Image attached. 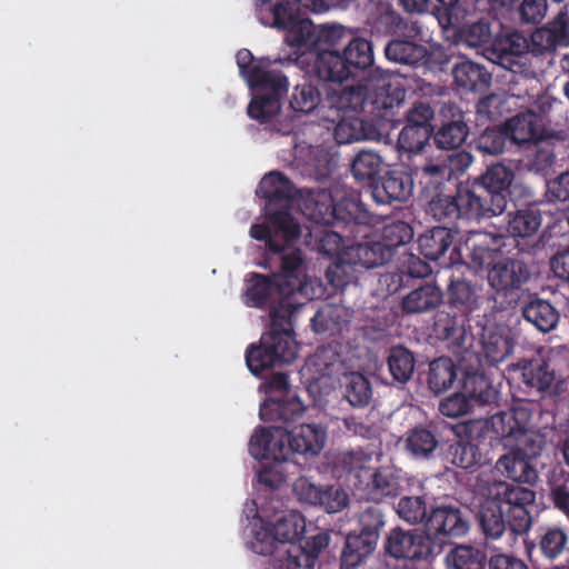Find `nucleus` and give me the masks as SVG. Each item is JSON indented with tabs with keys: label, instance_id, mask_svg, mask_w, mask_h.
Masks as SVG:
<instances>
[{
	"label": "nucleus",
	"instance_id": "43",
	"mask_svg": "<svg viewBox=\"0 0 569 569\" xmlns=\"http://www.w3.org/2000/svg\"><path fill=\"white\" fill-rule=\"evenodd\" d=\"M329 106L338 110H362L370 104V82L346 86L328 94Z\"/></svg>",
	"mask_w": 569,
	"mask_h": 569
},
{
	"label": "nucleus",
	"instance_id": "7",
	"mask_svg": "<svg viewBox=\"0 0 569 569\" xmlns=\"http://www.w3.org/2000/svg\"><path fill=\"white\" fill-rule=\"evenodd\" d=\"M536 49L533 31L527 37L513 30L497 33L487 52L491 61L506 70L528 77L535 74V60L542 58Z\"/></svg>",
	"mask_w": 569,
	"mask_h": 569
},
{
	"label": "nucleus",
	"instance_id": "6",
	"mask_svg": "<svg viewBox=\"0 0 569 569\" xmlns=\"http://www.w3.org/2000/svg\"><path fill=\"white\" fill-rule=\"evenodd\" d=\"M383 549L396 561V569H427L440 552V546L430 536L399 527L389 531Z\"/></svg>",
	"mask_w": 569,
	"mask_h": 569
},
{
	"label": "nucleus",
	"instance_id": "4",
	"mask_svg": "<svg viewBox=\"0 0 569 569\" xmlns=\"http://www.w3.org/2000/svg\"><path fill=\"white\" fill-rule=\"evenodd\" d=\"M373 66L371 41L361 37H351L342 50L318 51L312 61V71L322 81L342 83L371 70Z\"/></svg>",
	"mask_w": 569,
	"mask_h": 569
},
{
	"label": "nucleus",
	"instance_id": "50",
	"mask_svg": "<svg viewBox=\"0 0 569 569\" xmlns=\"http://www.w3.org/2000/svg\"><path fill=\"white\" fill-rule=\"evenodd\" d=\"M507 239L502 233H486L483 241L473 243L470 248V263L475 269L491 267L497 252L507 246Z\"/></svg>",
	"mask_w": 569,
	"mask_h": 569
},
{
	"label": "nucleus",
	"instance_id": "8",
	"mask_svg": "<svg viewBox=\"0 0 569 569\" xmlns=\"http://www.w3.org/2000/svg\"><path fill=\"white\" fill-rule=\"evenodd\" d=\"M451 169L442 163H429L416 171L422 196L428 199V212L438 221L459 219L460 212L455 194H443L441 189L445 180L450 177Z\"/></svg>",
	"mask_w": 569,
	"mask_h": 569
},
{
	"label": "nucleus",
	"instance_id": "44",
	"mask_svg": "<svg viewBox=\"0 0 569 569\" xmlns=\"http://www.w3.org/2000/svg\"><path fill=\"white\" fill-rule=\"evenodd\" d=\"M458 378V368L449 357H439L429 363L427 383L436 393H442L450 389Z\"/></svg>",
	"mask_w": 569,
	"mask_h": 569
},
{
	"label": "nucleus",
	"instance_id": "42",
	"mask_svg": "<svg viewBox=\"0 0 569 569\" xmlns=\"http://www.w3.org/2000/svg\"><path fill=\"white\" fill-rule=\"evenodd\" d=\"M273 533L278 537L280 546L283 548V555L289 545L298 543L302 539L306 530V521L303 516L295 510L279 517L276 523L271 525Z\"/></svg>",
	"mask_w": 569,
	"mask_h": 569
},
{
	"label": "nucleus",
	"instance_id": "33",
	"mask_svg": "<svg viewBox=\"0 0 569 569\" xmlns=\"http://www.w3.org/2000/svg\"><path fill=\"white\" fill-rule=\"evenodd\" d=\"M372 456V451L362 448L342 451L337 455L335 467L346 476H353L358 480L355 486L362 485L373 470L371 467Z\"/></svg>",
	"mask_w": 569,
	"mask_h": 569
},
{
	"label": "nucleus",
	"instance_id": "18",
	"mask_svg": "<svg viewBox=\"0 0 569 569\" xmlns=\"http://www.w3.org/2000/svg\"><path fill=\"white\" fill-rule=\"evenodd\" d=\"M375 223V216L367 209L358 197H342L336 202L335 221L331 227L355 237L361 227Z\"/></svg>",
	"mask_w": 569,
	"mask_h": 569
},
{
	"label": "nucleus",
	"instance_id": "51",
	"mask_svg": "<svg viewBox=\"0 0 569 569\" xmlns=\"http://www.w3.org/2000/svg\"><path fill=\"white\" fill-rule=\"evenodd\" d=\"M446 459L453 466L473 471L482 465V453L477 443L457 440L450 443L446 451Z\"/></svg>",
	"mask_w": 569,
	"mask_h": 569
},
{
	"label": "nucleus",
	"instance_id": "23",
	"mask_svg": "<svg viewBox=\"0 0 569 569\" xmlns=\"http://www.w3.org/2000/svg\"><path fill=\"white\" fill-rule=\"evenodd\" d=\"M306 411L296 395L270 396L260 406L259 416L264 422H280L283 428L300 419Z\"/></svg>",
	"mask_w": 569,
	"mask_h": 569
},
{
	"label": "nucleus",
	"instance_id": "21",
	"mask_svg": "<svg viewBox=\"0 0 569 569\" xmlns=\"http://www.w3.org/2000/svg\"><path fill=\"white\" fill-rule=\"evenodd\" d=\"M536 51L541 57L553 53L558 48L569 47V13L560 10L545 26L533 30Z\"/></svg>",
	"mask_w": 569,
	"mask_h": 569
},
{
	"label": "nucleus",
	"instance_id": "63",
	"mask_svg": "<svg viewBox=\"0 0 569 569\" xmlns=\"http://www.w3.org/2000/svg\"><path fill=\"white\" fill-rule=\"evenodd\" d=\"M292 4L289 1L276 4H271L270 1H262L257 8V18L263 26L280 29Z\"/></svg>",
	"mask_w": 569,
	"mask_h": 569
},
{
	"label": "nucleus",
	"instance_id": "49",
	"mask_svg": "<svg viewBox=\"0 0 569 569\" xmlns=\"http://www.w3.org/2000/svg\"><path fill=\"white\" fill-rule=\"evenodd\" d=\"M387 365L392 382L405 385L415 372L416 359L409 349L399 345L389 349Z\"/></svg>",
	"mask_w": 569,
	"mask_h": 569
},
{
	"label": "nucleus",
	"instance_id": "15",
	"mask_svg": "<svg viewBox=\"0 0 569 569\" xmlns=\"http://www.w3.org/2000/svg\"><path fill=\"white\" fill-rule=\"evenodd\" d=\"M473 353L479 366H496L511 356L515 348L512 336L498 327H485Z\"/></svg>",
	"mask_w": 569,
	"mask_h": 569
},
{
	"label": "nucleus",
	"instance_id": "41",
	"mask_svg": "<svg viewBox=\"0 0 569 569\" xmlns=\"http://www.w3.org/2000/svg\"><path fill=\"white\" fill-rule=\"evenodd\" d=\"M340 388L343 398L353 408H366L372 399L371 383L361 372H345L340 379Z\"/></svg>",
	"mask_w": 569,
	"mask_h": 569
},
{
	"label": "nucleus",
	"instance_id": "40",
	"mask_svg": "<svg viewBox=\"0 0 569 569\" xmlns=\"http://www.w3.org/2000/svg\"><path fill=\"white\" fill-rule=\"evenodd\" d=\"M453 239L451 229L433 227L419 236V251L426 259L437 261L452 247Z\"/></svg>",
	"mask_w": 569,
	"mask_h": 569
},
{
	"label": "nucleus",
	"instance_id": "2",
	"mask_svg": "<svg viewBox=\"0 0 569 569\" xmlns=\"http://www.w3.org/2000/svg\"><path fill=\"white\" fill-rule=\"evenodd\" d=\"M536 405L529 401L513 403L508 410L498 411L487 425L503 447L510 452L498 460V468L518 483H535L538 475L531 463L552 443L556 430L552 427L533 428L531 421Z\"/></svg>",
	"mask_w": 569,
	"mask_h": 569
},
{
	"label": "nucleus",
	"instance_id": "59",
	"mask_svg": "<svg viewBox=\"0 0 569 569\" xmlns=\"http://www.w3.org/2000/svg\"><path fill=\"white\" fill-rule=\"evenodd\" d=\"M522 382L539 392L548 391L553 381L555 372L549 370V366L545 361H531L522 369Z\"/></svg>",
	"mask_w": 569,
	"mask_h": 569
},
{
	"label": "nucleus",
	"instance_id": "58",
	"mask_svg": "<svg viewBox=\"0 0 569 569\" xmlns=\"http://www.w3.org/2000/svg\"><path fill=\"white\" fill-rule=\"evenodd\" d=\"M430 505L427 503L425 497L421 496H406L400 498L396 511L398 516L408 523L418 525L423 523L429 516Z\"/></svg>",
	"mask_w": 569,
	"mask_h": 569
},
{
	"label": "nucleus",
	"instance_id": "27",
	"mask_svg": "<svg viewBox=\"0 0 569 569\" xmlns=\"http://www.w3.org/2000/svg\"><path fill=\"white\" fill-rule=\"evenodd\" d=\"M406 90L398 80L381 78L370 82V104L380 117H389V111L405 101Z\"/></svg>",
	"mask_w": 569,
	"mask_h": 569
},
{
	"label": "nucleus",
	"instance_id": "52",
	"mask_svg": "<svg viewBox=\"0 0 569 569\" xmlns=\"http://www.w3.org/2000/svg\"><path fill=\"white\" fill-rule=\"evenodd\" d=\"M450 569H483L487 560L486 552L473 546L458 545L446 557Z\"/></svg>",
	"mask_w": 569,
	"mask_h": 569
},
{
	"label": "nucleus",
	"instance_id": "12",
	"mask_svg": "<svg viewBox=\"0 0 569 569\" xmlns=\"http://www.w3.org/2000/svg\"><path fill=\"white\" fill-rule=\"evenodd\" d=\"M531 271L529 266L516 258H503L495 262L488 269V283L498 296L509 298L511 301L519 299V291L529 281Z\"/></svg>",
	"mask_w": 569,
	"mask_h": 569
},
{
	"label": "nucleus",
	"instance_id": "9",
	"mask_svg": "<svg viewBox=\"0 0 569 569\" xmlns=\"http://www.w3.org/2000/svg\"><path fill=\"white\" fill-rule=\"evenodd\" d=\"M499 481L480 475L475 483V492L479 496L477 520L487 540H498L506 532L502 495L491 497V489L498 487Z\"/></svg>",
	"mask_w": 569,
	"mask_h": 569
},
{
	"label": "nucleus",
	"instance_id": "39",
	"mask_svg": "<svg viewBox=\"0 0 569 569\" xmlns=\"http://www.w3.org/2000/svg\"><path fill=\"white\" fill-rule=\"evenodd\" d=\"M453 313V316L449 313L440 315L435 322L436 331L443 340L450 341L468 353L469 349H475L472 342L468 343L469 339L473 340V337H469L466 330V322L469 317Z\"/></svg>",
	"mask_w": 569,
	"mask_h": 569
},
{
	"label": "nucleus",
	"instance_id": "48",
	"mask_svg": "<svg viewBox=\"0 0 569 569\" xmlns=\"http://www.w3.org/2000/svg\"><path fill=\"white\" fill-rule=\"evenodd\" d=\"M385 54L390 61L417 66L420 62H426L428 50L425 46L413 41L393 39L387 43Z\"/></svg>",
	"mask_w": 569,
	"mask_h": 569
},
{
	"label": "nucleus",
	"instance_id": "35",
	"mask_svg": "<svg viewBox=\"0 0 569 569\" xmlns=\"http://www.w3.org/2000/svg\"><path fill=\"white\" fill-rule=\"evenodd\" d=\"M461 386L467 397L479 406L496 403L499 398L492 381L479 370H465Z\"/></svg>",
	"mask_w": 569,
	"mask_h": 569
},
{
	"label": "nucleus",
	"instance_id": "55",
	"mask_svg": "<svg viewBox=\"0 0 569 569\" xmlns=\"http://www.w3.org/2000/svg\"><path fill=\"white\" fill-rule=\"evenodd\" d=\"M509 140L505 126L488 127L475 140L473 148L481 154L498 156Z\"/></svg>",
	"mask_w": 569,
	"mask_h": 569
},
{
	"label": "nucleus",
	"instance_id": "19",
	"mask_svg": "<svg viewBox=\"0 0 569 569\" xmlns=\"http://www.w3.org/2000/svg\"><path fill=\"white\" fill-rule=\"evenodd\" d=\"M413 190V177L402 170L387 171L378 181L372 183V198L377 203L389 204L403 202Z\"/></svg>",
	"mask_w": 569,
	"mask_h": 569
},
{
	"label": "nucleus",
	"instance_id": "53",
	"mask_svg": "<svg viewBox=\"0 0 569 569\" xmlns=\"http://www.w3.org/2000/svg\"><path fill=\"white\" fill-rule=\"evenodd\" d=\"M361 271L356 261L347 258V249L345 248L336 261L328 267L326 278L335 289L342 290L349 283L357 281L358 273Z\"/></svg>",
	"mask_w": 569,
	"mask_h": 569
},
{
	"label": "nucleus",
	"instance_id": "37",
	"mask_svg": "<svg viewBox=\"0 0 569 569\" xmlns=\"http://www.w3.org/2000/svg\"><path fill=\"white\" fill-rule=\"evenodd\" d=\"M336 202L328 190H311L303 199L302 213L318 224L331 226L335 221Z\"/></svg>",
	"mask_w": 569,
	"mask_h": 569
},
{
	"label": "nucleus",
	"instance_id": "45",
	"mask_svg": "<svg viewBox=\"0 0 569 569\" xmlns=\"http://www.w3.org/2000/svg\"><path fill=\"white\" fill-rule=\"evenodd\" d=\"M469 134V127L459 114L457 119L445 121L436 131L433 130L435 146L440 150H455L463 144Z\"/></svg>",
	"mask_w": 569,
	"mask_h": 569
},
{
	"label": "nucleus",
	"instance_id": "47",
	"mask_svg": "<svg viewBox=\"0 0 569 569\" xmlns=\"http://www.w3.org/2000/svg\"><path fill=\"white\" fill-rule=\"evenodd\" d=\"M373 133V126L357 117H343L333 129V138L338 144L372 139Z\"/></svg>",
	"mask_w": 569,
	"mask_h": 569
},
{
	"label": "nucleus",
	"instance_id": "11",
	"mask_svg": "<svg viewBox=\"0 0 569 569\" xmlns=\"http://www.w3.org/2000/svg\"><path fill=\"white\" fill-rule=\"evenodd\" d=\"M281 441L278 455L284 461L293 455L315 457L326 445L327 430L318 423H303L292 430L281 427Z\"/></svg>",
	"mask_w": 569,
	"mask_h": 569
},
{
	"label": "nucleus",
	"instance_id": "54",
	"mask_svg": "<svg viewBox=\"0 0 569 569\" xmlns=\"http://www.w3.org/2000/svg\"><path fill=\"white\" fill-rule=\"evenodd\" d=\"M382 166V158L375 151L360 150L351 161V173L359 182H376Z\"/></svg>",
	"mask_w": 569,
	"mask_h": 569
},
{
	"label": "nucleus",
	"instance_id": "28",
	"mask_svg": "<svg viewBox=\"0 0 569 569\" xmlns=\"http://www.w3.org/2000/svg\"><path fill=\"white\" fill-rule=\"evenodd\" d=\"M439 446L440 435L436 427L417 426L406 433L405 448L417 460L433 459Z\"/></svg>",
	"mask_w": 569,
	"mask_h": 569
},
{
	"label": "nucleus",
	"instance_id": "20",
	"mask_svg": "<svg viewBox=\"0 0 569 569\" xmlns=\"http://www.w3.org/2000/svg\"><path fill=\"white\" fill-rule=\"evenodd\" d=\"M450 310L461 316H470L479 310L482 301L481 287L465 278L451 277L443 293Z\"/></svg>",
	"mask_w": 569,
	"mask_h": 569
},
{
	"label": "nucleus",
	"instance_id": "29",
	"mask_svg": "<svg viewBox=\"0 0 569 569\" xmlns=\"http://www.w3.org/2000/svg\"><path fill=\"white\" fill-rule=\"evenodd\" d=\"M280 30L286 31L284 40L290 47L311 48L317 44L316 27L308 18H301L293 3Z\"/></svg>",
	"mask_w": 569,
	"mask_h": 569
},
{
	"label": "nucleus",
	"instance_id": "61",
	"mask_svg": "<svg viewBox=\"0 0 569 569\" xmlns=\"http://www.w3.org/2000/svg\"><path fill=\"white\" fill-rule=\"evenodd\" d=\"M433 139V130L407 126L401 129L398 136L399 149L408 153H419Z\"/></svg>",
	"mask_w": 569,
	"mask_h": 569
},
{
	"label": "nucleus",
	"instance_id": "32",
	"mask_svg": "<svg viewBox=\"0 0 569 569\" xmlns=\"http://www.w3.org/2000/svg\"><path fill=\"white\" fill-rule=\"evenodd\" d=\"M455 83L467 92H485L491 84V73L471 60L457 63L452 69Z\"/></svg>",
	"mask_w": 569,
	"mask_h": 569
},
{
	"label": "nucleus",
	"instance_id": "30",
	"mask_svg": "<svg viewBox=\"0 0 569 569\" xmlns=\"http://www.w3.org/2000/svg\"><path fill=\"white\" fill-rule=\"evenodd\" d=\"M523 319L537 330L548 333L555 330L560 321V312L548 300L533 296L521 308Z\"/></svg>",
	"mask_w": 569,
	"mask_h": 569
},
{
	"label": "nucleus",
	"instance_id": "13",
	"mask_svg": "<svg viewBox=\"0 0 569 569\" xmlns=\"http://www.w3.org/2000/svg\"><path fill=\"white\" fill-rule=\"evenodd\" d=\"M469 520L461 508L451 503L430 505L425 533L430 538L447 539L465 536Z\"/></svg>",
	"mask_w": 569,
	"mask_h": 569
},
{
	"label": "nucleus",
	"instance_id": "17",
	"mask_svg": "<svg viewBox=\"0 0 569 569\" xmlns=\"http://www.w3.org/2000/svg\"><path fill=\"white\" fill-rule=\"evenodd\" d=\"M515 179L513 171L503 163L491 164L480 176L473 178L482 191L491 200L493 208L505 212L510 196V187Z\"/></svg>",
	"mask_w": 569,
	"mask_h": 569
},
{
	"label": "nucleus",
	"instance_id": "22",
	"mask_svg": "<svg viewBox=\"0 0 569 569\" xmlns=\"http://www.w3.org/2000/svg\"><path fill=\"white\" fill-rule=\"evenodd\" d=\"M329 545L328 533L321 532L310 537L306 545H289L286 559H278L276 569H312L319 553Z\"/></svg>",
	"mask_w": 569,
	"mask_h": 569
},
{
	"label": "nucleus",
	"instance_id": "46",
	"mask_svg": "<svg viewBox=\"0 0 569 569\" xmlns=\"http://www.w3.org/2000/svg\"><path fill=\"white\" fill-rule=\"evenodd\" d=\"M365 483L370 497L375 500L395 498L402 489L399 477L388 468L372 470Z\"/></svg>",
	"mask_w": 569,
	"mask_h": 569
},
{
	"label": "nucleus",
	"instance_id": "57",
	"mask_svg": "<svg viewBox=\"0 0 569 569\" xmlns=\"http://www.w3.org/2000/svg\"><path fill=\"white\" fill-rule=\"evenodd\" d=\"M413 234V228L408 221L391 219L381 229V242L395 253L396 248L408 244Z\"/></svg>",
	"mask_w": 569,
	"mask_h": 569
},
{
	"label": "nucleus",
	"instance_id": "14",
	"mask_svg": "<svg viewBox=\"0 0 569 569\" xmlns=\"http://www.w3.org/2000/svg\"><path fill=\"white\" fill-rule=\"evenodd\" d=\"M455 193L461 219L479 221L501 214L473 179L460 181Z\"/></svg>",
	"mask_w": 569,
	"mask_h": 569
},
{
	"label": "nucleus",
	"instance_id": "64",
	"mask_svg": "<svg viewBox=\"0 0 569 569\" xmlns=\"http://www.w3.org/2000/svg\"><path fill=\"white\" fill-rule=\"evenodd\" d=\"M385 526L383 513L378 506H370L359 515V527L362 536L369 538L373 536V540L378 542L380 531Z\"/></svg>",
	"mask_w": 569,
	"mask_h": 569
},
{
	"label": "nucleus",
	"instance_id": "36",
	"mask_svg": "<svg viewBox=\"0 0 569 569\" xmlns=\"http://www.w3.org/2000/svg\"><path fill=\"white\" fill-rule=\"evenodd\" d=\"M377 543L372 535L368 538L357 532L349 533L340 556L341 569H356L365 563L376 550Z\"/></svg>",
	"mask_w": 569,
	"mask_h": 569
},
{
	"label": "nucleus",
	"instance_id": "62",
	"mask_svg": "<svg viewBox=\"0 0 569 569\" xmlns=\"http://www.w3.org/2000/svg\"><path fill=\"white\" fill-rule=\"evenodd\" d=\"M339 345H327L318 348L315 358V365L320 368L322 375L333 376L337 375L343 366Z\"/></svg>",
	"mask_w": 569,
	"mask_h": 569
},
{
	"label": "nucleus",
	"instance_id": "56",
	"mask_svg": "<svg viewBox=\"0 0 569 569\" xmlns=\"http://www.w3.org/2000/svg\"><path fill=\"white\" fill-rule=\"evenodd\" d=\"M321 102V92L319 88L305 80L298 83L292 91L289 103L293 111L301 113H310L317 109Z\"/></svg>",
	"mask_w": 569,
	"mask_h": 569
},
{
	"label": "nucleus",
	"instance_id": "34",
	"mask_svg": "<svg viewBox=\"0 0 569 569\" xmlns=\"http://www.w3.org/2000/svg\"><path fill=\"white\" fill-rule=\"evenodd\" d=\"M281 443V426L259 427L250 438L249 452L257 460L270 459L276 462H284L278 455Z\"/></svg>",
	"mask_w": 569,
	"mask_h": 569
},
{
	"label": "nucleus",
	"instance_id": "24",
	"mask_svg": "<svg viewBox=\"0 0 569 569\" xmlns=\"http://www.w3.org/2000/svg\"><path fill=\"white\" fill-rule=\"evenodd\" d=\"M526 548L528 552L537 548L545 559L558 560L569 550V531L558 525L541 526L537 530L536 540L526 543Z\"/></svg>",
	"mask_w": 569,
	"mask_h": 569
},
{
	"label": "nucleus",
	"instance_id": "10",
	"mask_svg": "<svg viewBox=\"0 0 569 569\" xmlns=\"http://www.w3.org/2000/svg\"><path fill=\"white\" fill-rule=\"evenodd\" d=\"M502 495L503 505L508 506L506 511V530L511 533L523 535L532 523L528 506L533 505L536 500L535 491L519 485L499 481L498 487L491 489V497Z\"/></svg>",
	"mask_w": 569,
	"mask_h": 569
},
{
	"label": "nucleus",
	"instance_id": "25",
	"mask_svg": "<svg viewBox=\"0 0 569 569\" xmlns=\"http://www.w3.org/2000/svg\"><path fill=\"white\" fill-rule=\"evenodd\" d=\"M503 126L509 140L516 144L542 142L546 138L541 118L530 110L511 117Z\"/></svg>",
	"mask_w": 569,
	"mask_h": 569
},
{
	"label": "nucleus",
	"instance_id": "16",
	"mask_svg": "<svg viewBox=\"0 0 569 569\" xmlns=\"http://www.w3.org/2000/svg\"><path fill=\"white\" fill-rule=\"evenodd\" d=\"M293 240H290L286 243H281L279 239V243L281 244V249L279 251H273L264 241L266 244V256L263 259V263H261L264 268H272L273 263H279L280 271L273 273L272 276L278 280L282 281L288 286L292 287V295L297 290L302 289V256L300 250H292L288 253L284 250L290 246Z\"/></svg>",
	"mask_w": 569,
	"mask_h": 569
},
{
	"label": "nucleus",
	"instance_id": "3",
	"mask_svg": "<svg viewBox=\"0 0 569 569\" xmlns=\"http://www.w3.org/2000/svg\"><path fill=\"white\" fill-rule=\"evenodd\" d=\"M257 194L266 200V216L269 223H256L250 228V236L259 241H266L273 250L279 251L281 243L297 240L300 237V226L291 214L297 189L289 178L272 171L259 182Z\"/></svg>",
	"mask_w": 569,
	"mask_h": 569
},
{
	"label": "nucleus",
	"instance_id": "26",
	"mask_svg": "<svg viewBox=\"0 0 569 569\" xmlns=\"http://www.w3.org/2000/svg\"><path fill=\"white\" fill-rule=\"evenodd\" d=\"M542 224V213L537 204H528L523 208L507 213V241L513 239L519 246L518 239L533 238Z\"/></svg>",
	"mask_w": 569,
	"mask_h": 569
},
{
	"label": "nucleus",
	"instance_id": "1",
	"mask_svg": "<svg viewBox=\"0 0 569 569\" xmlns=\"http://www.w3.org/2000/svg\"><path fill=\"white\" fill-rule=\"evenodd\" d=\"M292 287L278 281L273 276L252 273L248 280L244 303L248 307H270V326L262 333L259 345H250L246 351V363L253 375L269 368L291 363L298 355L292 317L298 310L291 301Z\"/></svg>",
	"mask_w": 569,
	"mask_h": 569
},
{
	"label": "nucleus",
	"instance_id": "5",
	"mask_svg": "<svg viewBox=\"0 0 569 569\" xmlns=\"http://www.w3.org/2000/svg\"><path fill=\"white\" fill-rule=\"evenodd\" d=\"M282 60L271 61L267 59L260 62L246 80L254 96L248 106L250 118L260 123L270 122L281 109V100L288 92L289 81L279 69Z\"/></svg>",
	"mask_w": 569,
	"mask_h": 569
},
{
	"label": "nucleus",
	"instance_id": "38",
	"mask_svg": "<svg viewBox=\"0 0 569 569\" xmlns=\"http://www.w3.org/2000/svg\"><path fill=\"white\" fill-rule=\"evenodd\" d=\"M443 301V292L435 283H425L402 298L401 308L407 315L435 310Z\"/></svg>",
	"mask_w": 569,
	"mask_h": 569
},
{
	"label": "nucleus",
	"instance_id": "60",
	"mask_svg": "<svg viewBox=\"0 0 569 569\" xmlns=\"http://www.w3.org/2000/svg\"><path fill=\"white\" fill-rule=\"evenodd\" d=\"M252 550L261 556L273 557V568L278 559H286L283 548L280 546L278 537L270 527H261L254 532V539L251 541Z\"/></svg>",
	"mask_w": 569,
	"mask_h": 569
},
{
	"label": "nucleus",
	"instance_id": "31",
	"mask_svg": "<svg viewBox=\"0 0 569 569\" xmlns=\"http://www.w3.org/2000/svg\"><path fill=\"white\" fill-rule=\"evenodd\" d=\"M347 258L356 261L361 270L382 266L391 260L393 252L379 241L356 242L346 246Z\"/></svg>",
	"mask_w": 569,
	"mask_h": 569
}]
</instances>
